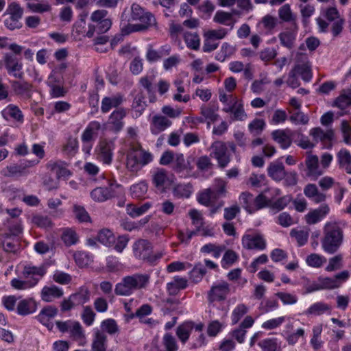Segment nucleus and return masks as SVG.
<instances>
[{"label": "nucleus", "mask_w": 351, "mask_h": 351, "mask_svg": "<svg viewBox=\"0 0 351 351\" xmlns=\"http://www.w3.org/2000/svg\"><path fill=\"white\" fill-rule=\"evenodd\" d=\"M324 236L322 239L323 250L330 254L335 253L341 245L343 240V228L341 222L330 221L325 223Z\"/></svg>", "instance_id": "f257e3e1"}, {"label": "nucleus", "mask_w": 351, "mask_h": 351, "mask_svg": "<svg viewBox=\"0 0 351 351\" xmlns=\"http://www.w3.org/2000/svg\"><path fill=\"white\" fill-rule=\"evenodd\" d=\"M149 282V276L136 273L125 276L115 285L114 292L118 295L128 296L135 291L146 288Z\"/></svg>", "instance_id": "f03ea898"}, {"label": "nucleus", "mask_w": 351, "mask_h": 351, "mask_svg": "<svg viewBox=\"0 0 351 351\" xmlns=\"http://www.w3.org/2000/svg\"><path fill=\"white\" fill-rule=\"evenodd\" d=\"M131 18L134 21H139V24H128L123 29V32L130 34L144 30L148 27L155 24V18L150 13L137 3H133L131 7Z\"/></svg>", "instance_id": "7ed1b4c3"}, {"label": "nucleus", "mask_w": 351, "mask_h": 351, "mask_svg": "<svg viewBox=\"0 0 351 351\" xmlns=\"http://www.w3.org/2000/svg\"><path fill=\"white\" fill-rule=\"evenodd\" d=\"M153 159V154L149 151L141 147H133L127 153L126 168L130 172L136 173L152 162Z\"/></svg>", "instance_id": "20e7f679"}, {"label": "nucleus", "mask_w": 351, "mask_h": 351, "mask_svg": "<svg viewBox=\"0 0 351 351\" xmlns=\"http://www.w3.org/2000/svg\"><path fill=\"white\" fill-rule=\"evenodd\" d=\"M133 252L136 258L150 264H156L165 254L163 251L153 252L151 243L144 239L134 243Z\"/></svg>", "instance_id": "39448f33"}, {"label": "nucleus", "mask_w": 351, "mask_h": 351, "mask_svg": "<svg viewBox=\"0 0 351 351\" xmlns=\"http://www.w3.org/2000/svg\"><path fill=\"white\" fill-rule=\"evenodd\" d=\"M123 188L116 181L109 183V186L96 187L90 192V197L96 202H104L120 193H123Z\"/></svg>", "instance_id": "423d86ee"}, {"label": "nucleus", "mask_w": 351, "mask_h": 351, "mask_svg": "<svg viewBox=\"0 0 351 351\" xmlns=\"http://www.w3.org/2000/svg\"><path fill=\"white\" fill-rule=\"evenodd\" d=\"M349 273L347 271L337 274L333 278L319 277L313 284V290L319 291L323 289H335L341 287L349 278Z\"/></svg>", "instance_id": "0eeeda50"}, {"label": "nucleus", "mask_w": 351, "mask_h": 351, "mask_svg": "<svg viewBox=\"0 0 351 351\" xmlns=\"http://www.w3.org/2000/svg\"><path fill=\"white\" fill-rule=\"evenodd\" d=\"M56 326L62 332H69L70 337L83 346L85 343V335L81 324L78 322L67 320L64 322L57 321Z\"/></svg>", "instance_id": "6e6552de"}, {"label": "nucleus", "mask_w": 351, "mask_h": 351, "mask_svg": "<svg viewBox=\"0 0 351 351\" xmlns=\"http://www.w3.org/2000/svg\"><path fill=\"white\" fill-rule=\"evenodd\" d=\"M243 248L250 250L263 251L267 247V241L264 236L256 232L247 231L241 239Z\"/></svg>", "instance_id": "1a4fd4ad"}, {"label": "nucleus", "mask_w": 351, "mask_h": 351, "mask_svg": "<svg viewBox=\"0 0 351 351\" xmlns=\"http://www.w3.org/2000/svg\"><path fill=\"white\" fill-rule=\"evenodd\" d=\"M210 149V157L217 161L219 167H226L230 161V154L226 144L221 141H216L213 143Z\"/></svg>", "instance_id": "9d476101"}, {"label": "nucleus", "mask_w": 351, "mask_h": 351, "mask_svg": "<svg viewBox=\"0 0 351 351\" xmlns=\"http://www.w3.org/2000/svg\"><path fill=\"white\" fill-rule=\"evenodd\" d=\"M114 144L112 141H100L95 152L97 159L104 165H110L112 162Z\"/></svg>", "instance_id": "9b49d317"}, {"label": "nucleus", "mask_w": 351, "mask_h": 351, "mask_svg": "<svg viewBox=\"0 0 351 351\" xmlns=\"http://www.w3.org/2000/svg\"><path fill=\"white\" fill-rule=\"evenodd\" d=\"M46 273L47 266L45 265H34L29 263L24 266L22 276L24 278L29 279L36 287Z\"/></svg>", "instance_id": "f8f14e48"}, {"label": "nucleus", "mask_w": 351, "mask_h": 351, "mask_svg": "<svg viewBox=\"0 0 351 351\" xmlns=\"http://www.w3.org/2000/svg\"><path fill=\"white\" fill-rule=\"evenodd\" d=\"M46 273L47 266L45 265H34L29 263L24 266L22 276L24 278L29 279L36 287Z\"/></svg>", "instance_id": "ddd939ff"}, {"label": "nucleus", "mask_w": 351, "mask_h": 351, "mask_svg": "<svg viewBox=\"0 0 351 351\" xmlns=\"http://www.w3.org/2000/svg\"><path fill=\"white\" fill-rule=\"evenodd\" d=\"M309 134L312 136L315 145L322 143L325 148L332 147V142L335 138V132L332 129L323 130L321 128L311 129Z\"/></svg>", "instance_id": "4468645a"}, {"label": "nucleus", "mask_w": 351, "mask_h": 351, "mask_svg": "<svg viewBox=\"0 0 351 351\" xmlns=\"http://www.w3.org/2000/svg\"><path fill=\"white\" fill-rule=\"evenodd\" d=\"M152 180L154 186L163 192L174 182V177L169 175L163 169H157L152 172Z\"/></svg>", "instance_id": "2eb2a0df"}, {"label": "nucleus", "mask_w": 351, "mask_h": 351, "mask_svg": "<svg viewBox=\"0 0 351 351\" xmlns=\"http://www.w3.org/2000/svg\"><path fill=\"white\" fill-rule=\"evenodd\" d=\"M204 328V324L202 322L195 323L191 321H187L180 324L176 329V335L182 343H185L190 337L192 330L195 332H202Z\"/></svg>", "instance_id": "dca6fc26"}, {"label": "nucleus", "mask_w": 351, "mask_h": 351, "mask_svg": "<svg viewBox=\"0 0 351 351\" xmlns=\"http://www.w3.org/2000/svg\"><path fill=\"white\" fill-rule=\"evenodd\" d=\"M4 62L9 75L19 79L23 77V63L19 59L10 53H5L4 55Z\"/></svg>", "instance_id": "f3484780"}, {"label": "nucleus", "mask_w": 351, "mask_h": 351, "mask_svg": "<svg viewBox=\"0 0 351 351\" xmlns=\"http://www.w3.org/2000/svg\"><path fill=\"white\" fill-rule=\"evenodd\" d=\"M189 215L191 219L192 224L195 227L194 230H187L186 232L185 241L188 242L191 238L200 232L202 228L204 226V217L201 212L196 209H192L189 212ZM182 241H184V235H181Z\"/></svg>", "instance_id": "a211bd4d"}, {"label": "nucleus", "mask_w": 351, "mask_h": 351, "mask_svg": "<svg viewBox=\"0 0 351 351\" xmlns=\"http://www.w3.org/2000/svg\"><path fill=\"white\" fill-rule=\"evenodd\" d=\"M107 14L108 12L105 10H97L94 11L90 16L91 21L97 23L98 34L106 32L112 25L111 20L106 18Z\"/></svg>", "instance_id": "6ab92c4d"}, {"label": "nucleus", "mask_w": 351, "mask_h": 351, "mask_svg": "<svg viewBox=\"0 0 351 351\" xmlns=\"http://www.w3.org/2000/svg\"><path fill=\"white\" fill-rule=\"evenodd\" d=\"M230 292V286L228 282L221 281L214 284L209 293L208 300L210 302L221 301L226 299Z\"/></svg>", "instance_id": "aec40b11"}, {"label": "nucleus", "mask_w": 351, "mask_h": 351, "mask_svg": "<svg viewBox=\"0 0 351 351\" xmlns=\"http://www.w3.org/2000/svg\"><path fill=\"white\" fill-rule=\"evenodd\" d=\"M127 114L125 109L120 108L114 110L110 115L107 122L108 128L114 132H119L124 126L123 119Z\"/></svg>", "instance_id": "412c9836"}, {"label": "nucleus", "mask_w": 351, "mask_h": 351, "mask_svg": "<svg viewBox=\"0 0 351 351\" xmlns=\"http://www.w3.org/2000/svg\"><path fill=\"white\" fill-rule=\"evenodd\" d=\"M306 175L312 180H316L324 171L319 165V158L315 155H308L305 160Z\"/></svg>", "instance_id": "4be33fe9"}, {"label": "nucleus", "mask_w": 351, "mask_h": 351, "mask_svg": "<svg viewBox=\"0 0 351 351\" xmlns=\"http://www.w3.org/2000/svg\"><path fill=\"white\" fill-rule=\"evenodd\" d=\"M58 308L53 306H47L41 309L36 316L37 319L49 330L53 327V320L58 314Z\"/></svg>", "instance_id": "5701e85b"}, {"label": "nucleus", "mask_w": 351, "mask_h": 351, "mask_svg": "<svg viewBox=\"0 0 351 351\" xmlns=\"http://www.w3.org/2000/svg\"><path fill=\"white\" fill-rule=\"evenodd\" d=\"M293 133L289 129L276 130L272 132L271 136L281 148L286 149L291 145Z\"/></svg>", "instance_id": "b1692460"}, {"label": "nucleus", "mask_w": 351, "mask_h": 351, "mask_svg": "<svg viewBox=\"0 0 351 351\" xmlns=\"http://www.w3.org/2000/svg\"><path fill=\"white\" fill-rule=\"evenodd\" d=\"M330 207L327 204H322L317 208L309 211L305 216L308 224H315L324 219L330 213Z\"/></svg>", "instance_id": "393cba45"}, {"label": "nucleus", "mask_w": 351, "mask_h": 351, "mask_svg": "<svg viewBox=\"0 0 351 351\" xmlns=\"http://www.w3.org/2000/svg\"><path fill=\"white\" fill-rule=\"evenodd\" d=\"M37 304L32 298H22L19 297L16 306V313L19 315L25 316L36 312Z\"/></svg>", "instance_id": "a878e982"}, {"label": "nucleus", "mask_w": 351, "mask_h": 351, "mask_svg": "<svg viewBox=\"0 0 351 351\" xmlns=\"http://www.w3.org/2000/svg\"><path fill=\"white\" fill-rule=\"evenodd\" d=\"M37 161H27L24 165L12 164L1 170V173L5 177H12L24 174L26 167L33 166L38 163Z\"/></svg>", "instance_id": "bb28decb"}, {"label": "nucleus", "mask_w": 351, "mask_h": 351, "mask_svg": "<svg viewBox=\"0 0 351 351\" xmlns=\"http://www.w3.org/2000/svg\"><path fill=\"white\" fill-rule=\"evenodd\" d=\"M171 125V121L165 116L154 115L150 121V130L153 134H158Z\"/></svg>", "instance_id": "cd10ccee"}, {"label": "nucleus", "mask_w": 351, "mask_h": 351, "mask_svg": "<svg viewBox=\"0 0 351 351\" xmlns=\"http://www.w3.org/2000/svg\"><path fill=\"white\" fill-rule=\"evenodd\" d=\"M173 170L182 177H186L191 171V167L188 160H186L182 154H176L172 163Z\"/></svg>", "instance_id": "c85d7f7f"}, {"label": "nucleus", "mask_w": 351, "mask_h": 351, "mask_svg": "<svg viewBox=\"0 0 351 351\" xmlns=\"http://www.w3.org/2000/svg\"><path fill=\"white\" fill-rule=\"evenodd\" d=\"M47 168L55 173L58 178H68L71 172L68 169V165L62 160H50L47 164Z\"/></svg>", "instance_id": "c756f323"}, {"label": "nucleus", "mask_w": 351, "mask_h": 351, "mask_svg": "<svg viewBox=\"0 0 351 351\" xmlns=\"http://www.w3.org/2000/svg\"><path fill=\"white\" fill-rule=\"evenodd\" d=\"M62 295V289L53 285L43 287L40 292L41 300L45 302H53Z\"/></svg>", "instance_id": "7c9ffc66"}, {"label": "nucleus", "mask_w": 351, "mask_h": 351, "mask_svg": "<svg viewBox=\"0 0 351 351\" xmlns=\"http://www.w3.org/2000/svg\"><path fill=\"white\" fill-rule=\"evenodd\" d=\"M93 351H106L107 337L105 333L101 331L99 328H94L93 330Z\"/></svg>", "instance_id": "2f4dec72"}, {"label": "nucleus", "mask_w": 351, "mask_h": 351, "mask_svg": "<svg viewBox=\"0 0 351 351\" xmlns=\"http://www.w3.org/2000/svg\"><path fill=\"white\" fill-rule=\"evenodd\" d=\"M26 5L27 9L34 13L43 14L49 12L52 10L48 0H28Z\"/></svg>", "instance_id": "473e14b6"}, {"label": "nucleus", "mask_w": 351, "mask_h": 351, "mask_svg": "<svg viewBox=\"0 0 351 351\" xmlns=\"http://www.w3.org/2000/svg\"><path fill=\"white\" fill-rule=\"evenodd\" d=\"M123 101V96L119 93L110 97H105L101 100V110L103 113L108 112L112 108H117Z\"/></svg>", "instance_id": "72a5a7b5"}, {"label": "nucleus", "mask_w": 351, "mask_h": 351, "mask_svg": "<svg viewBox=\"0 0 351 351\" xmlns=\"http://www.w3.org/2000/svg\"><path fill=\"white\" fill-rule=\"evenodd\" d=\"M219 99L223 104V110L226 112L231 111L233 105L239 101L236 95L231 92H226L223 89L219 90Z\"/></svg>", "instance_id": "f704fd0d"}, {"label": "nucleus", "mask_w": 351, "mask_h": 351, "mask_svg": "<svg viewBox=\"0 0 351 351\" xmlns=\"http://www.w3.org/2000/svg\"><path fill=\"white\" fill-rule=\"evenodd\" d=\"M47 85L50 88L49 94L52 98L64 96L66 91L54 74L49 75L47 79Z\"/></svg>", "instance_id": "c9c22d12"}, {"label": "nucleus", "mask_w": 351, "mask_h": 351, "mask_svg": "<svg viewBox=\"0 0 351 351\" xmlns=\"http://www.w3.org/2000/svg\"><path fill=\"white\" fill-rule=\"evenodd\" d=\"M304 195L315 204H319L326 200V196L320 192L314 184H308L304 189Z\"/></svg>", "instance_id": "e433bc0d"}, {"label": "nucleus", "mask_w": 351, "mask_h": 351, "mask_svg": "<svg viewBox=\"0 0 351 351\" xmlns=\"http://www.w3.org/2000/svg\"><path fill=\"white\" fill-rule=\"evenodd\" d=\"M1 114L6 120H13L21 123L23 122V115L22 112L15 105H8L1 111Z\"/></svg>", "instance_id": "4c0bfd02"}, {"label": "nucleus", "mask_w": 351, "mask_h": 351, "mask_svg": "<svg viewBox=\"0 0 351 351\" xmlns=\"http://www.w3.org/2000/svg\"><path fill=\"white\" fill-rule=\"evenodd\" d=\"M153 206L152 202H145L141 205L128 204L126 206V213L132 218H136L146 213Z\"/></svg>", "instance_id": "58836bf2"}, {"label": "nucleus", "mask_w": 351, "mask_h": 351, "mask_svg": "<svg viewBox=\"0 0 351 351\" xmlns=\"http://www.w3.org/2000/svg\"><path fill=\"white\" fill-rule=\"evenodd\" d=\"M337 160L340 168L351 174V154L348 149L345 148L340 149L337 154Z\"/></svg>", "instance_id": "ea45409f"}, {"label": "nucleus", "mask_w": 351, "mask_h": 351, "mask_svg": "<svg viewBox=\"0 0 351 351\" xmlns=\"http://www.w3.org/2000/svg\"><path fill=\"white\" fill-rule=\"evenodd\" d=\"M296 36L297 31L295 29H285L278 35V37L282 46L291 49L293 47Z\"/></svg>", "instance_id": "a19ab883"}, {"label": "nucleus", "mask_w": 351, "mask_h": 351, "mask_svg": "<svg viewBox=\"0 0 351 351\" xmlns=\"http://www.w3.org/2000/svg\"><path fill=\"white\" fill-rule=\"evenodd\" d=\"M187 285L186 278L176 276L171 282L167 284V289L169 294L176 295L180 290L186 288Z\"/></svg>", "instance_id": "79ce46f5"}, {"label": "nucleus", "mask_w": 351, "mask_h": 351, "mask_svg": "<svg viewBox=\"0 0 351 351\" xmlns=\"http://www.w3.org/2000/svg\"><path fill=\"white\" fill-rule=\"evenodd\" d=\"M100 128V124L97 121L90 122L82 134V141L94 142L97 132Z\"/></svg>", "instance_id": "37998d69"}, {"label": "nucleus", "mask_w": 351, "mask_h": 351, "mask_svg": "<svg viewBox=\"0 0 351 351\" xmlns=\"http://www.w3.org/2000/svg\"><path fill=\"white\" fill-rule=\"evenodd\" d=\"M322 331L323 326L322 324L315 325L312 328V337L310 340V344L315 350L321 349L324 346V341L321 339Z\"/></svg>", "instance_id": "c03bdc74"}, {"label": "nucleus", "mask_w": 351, "mask_h": 351, "mask_svg": "<svg viewBox=\"0 0 351 351\" xmlns=\"http://www.w3.org/2000/svg\"><path fill=\"white\" fill-rule=\"evenodd\" d=\"M285 172V167L281 162H274L268 167L269 176L276 181H280L283 179Z\"/></svg>", "instance_id": "a18cd8bd"}, {"label": "nucleus", "mask_w": 351, "mask_h": 351, "mask_svg": "<svg viewBox=\"0 0 351 351\" xmlns=\"http://www.w3.org/2000/svg\"><path fill=\"white\" fill-rule=\"evenodd\" d=\"M217 197L214 191L210 189H206L200 191L197 197L199 204L208 206L217 199Z\"/></svg>", "instance_id": "49530a36"}, {"label": "nucleus", "mask_w": 351, "mask_h": 351, "mask_svg": "<svg viewBox=\"0 0 351 351\" xmlns=\"http://www.w3.org/2000/svg\"><path fill=\"white\" fill-rule=\"evenodd\" d=\"M200 113L205 122L207 123L208 128H210V124L214 123L219 117L217 110L211 106H202Z\"/></svg>", "instance_id": "de8ad7c7"}, {"label": "nucleus", "mask_w": 351, "mask_h": 351, "mask_svg": "<svg viewBox=\"0 0 351 351\" xmlns=\"http://www.w3.org/2000/svg\"><path fill=\"white\" fill-rule=\"evenodd\" d=\"M193 186L191 184H178L173 189V194L178 198H189L193 193Z\"/></svg>", "instance_id": "09e8293b"}, {"label": "nucleus", "mask_w": 351, "mask_h": 351, "mask_svg": "<svg viewBox=\"0 0 351 351\" xmlns=\"http://www.w3.org/2000/svg\"><path fill=\"white\" fill-rule=\"evenodd\" d=\"M226 326L224 322L212 320L208 323L206 333L210 337H215L223 330Z\"/></svg>", "instance_id": "8fccbe9b"}, {"label": "nucleus", "mask_w": 351, "mask_h": 351, "mask_svg": "<svg viewBox=\"0 0 351 351\" xmlns=\"http://www.w3.org/2000/svg\"><path fill=\"white\" fill-rule=\"evenodd\" d=\"M11 287L18 291H25L34 287V285L27 278H24L23 276L13 278L10 281Z\"/></svg>", "instance_id": "3c124183"}, {"label": "nucleus", "mask_w": 351, "mask_h": 351, "mask_svg": "<svg viewBox=\"0 0 351 351\" xmlns=\"http://www.w3.org/2000/svg\"><path fill=\"white\" fill-rule=\"evenodd\" d=\"M351 105V88L343 90L335 101L334 106L344 110Z\"/></svg>", "instance_id": "603ef678"}, {"label": "nucleus", "mask_w": 351, "mask_h": 351, "mask_svg": "<svg viewBox=\"0 0 351 351\" xmlns=\"http://www.w3.org/2000/svg\"><path fill=\"white\" fill-rule=\"evenodd\" d=\"M97 240L101 244L107 247H111L115 242V237L112 232L108 229L101 230L97 234Z\"/></svg>", "instance_id": "864d4df0"}, {"label": "nucleus", "mask_w": 351, "mask_h": 351, "mask_svg": "<svg viewBox=\"0 0 351 351\" xmlns=\"http://www.w3.org/2000/svg\"><path fill=\"white\" fill-rule=\"evenodd\" d=\"M147 183L144 181H140L130 186V191L131 195L134 198H142L147 192Z\"/></svg>", "instance_id": "5fc2aeb1"}, {"label": "nucleus", "mask_w": 351, "mask_h": 351, "mask_svg": "<svg viewBox=\"0 0 351 351\" xmlns=\"http://www.w3.org/2000/svg\"><path fill=\"white\" fill-rule=\"evenodd\" d=\"M146 108L145 97L142 93L138 94L132 103V108L134 111L133 116L136 118L140 117Z\"/></svg>", "instance_id": "6e6d98bb"}, {"label": "nucleus", "mask_w": 351, "mask_h": 351, "mask_svg": "<svg viewBox=\"0 0 351 351\" xmlns=\"http://www.w3.org/2000/svg\"><path fill=\"white\" fill-rule=\"evenodd\" d=\"M73 257L75 263L80 267H86L93 262L92 256L88 253L83 251L73 252Z\"/></svg>", "instance_id": "4d7b16f0"}, {"label": "nucleus", "mask_w": 351, "mask_h": 351, "mask_svg": "<svg viewBox=\"0 0 351 351\" xmlns=\"http://www.w3.org/2000/svg\"><path fill=\"white\" fill-rule=\"evenodd\" d=\"M104 333L107 332L109 335H114L119 331V326L116 321L112 318L103 320L99 328Z\"/></svg>", "instance_id": "13d9d810"}, {"label": "nucleus", "mask_w": 351, "mask_h": 351, "mask_svg": "<svg viewBox=\"0 0 351 351\" xmlns=\"http://www.w3.org/2000/svg\"><path fill=\"white\" fill-rule=\"evenodd\" d=\"M62 240L66 246L75 245L79 240L75 231L71 228H65L62 231Z\"/></svg>", "instance_id": "bf43d9fd"}, {"label": "nucleus", "mask_w": 351, "mask_h": 351, "mask_svg": "<svg viewBox=\"0 0 351 351\" xmlns=\"http://www.w3.org/2000/svg\"><path fill=\"white\" fill-rule=\"evenodd\" d=\"M331 308L324 302H315L311 305L306 310V315H320L326 311H330Z\"/></svg>", "instance_id": "052dcab7"}, {"label": "nucleus", "mask_w": 351, "mask_h": 351, "mask_svg": "<svg viewBox=\"0 0 351 351\" xmlns=\"http://www.w3.org/2000/svg\"><path fill=\"white\" fill-rule=\"evenodd\" d=\"M184 40L189 48L193 50L199 49L200 45V39L197 34L185 32L184 34Z\"/></svg>", "instance_id": "680f3d73"}, {"label": "nucleus", "mask_w": 351, "mask_h": 351, "mask_svg": "<svg viewBox=\"0 0 351 351\" xmlns=\"http://www.w3.org/2000/svg\"><path fill=\"white\" fill-rule=\"evenodd\" d=\"M239 260V255L233 250H227L222 258L221 264L223 269H228Z\"/></svg>", "instance_id": "e2e57ef3"}, {"label": "nucleus", "mask_w": 351, "mask_h": 351, "mask_svg": "<svg viewBox=\"0 0 351 351\" xmlns=\"http://www.w3.org/2000/svg\"><path fill=\"white\" fill-rule=\"evenodd\" d=\"M239 202L249 213H254L253 208L254 198L251 193L248 192L241 193L239 196Z\"/></svg>", "instance_id": "0e129e2a"}, {"label": "nucleus", "mask_w": 351, "mask_h": 351, "mask_svg": "<svg viewBox=\"0 0 351 351\" xmlns=\"http://www.w3.org/2000/svg\"><path fill=\"white\" fill-rule=\"evenodd\" d=\"M266 183V178L264 174L252 173L247 179L246 184L252 188H260Z\"/></svg>", "instance_id": "69168bd1"}, {"label": "nucleus", "mask_w": 351, "mask_h": 351, "mask_svg": "<svg viewBox=\"0 0 351 351\" xmlns=\"http://www.w3.org/2000/svg\"><path fill=\"white\" fill-rule=\"evenodd\" d=\"M326 262V258L318 254H311L306 258V264L311 267H321Z\"/></svg>", "instance_id": "338daca9"}, {"label": "nucleus", "mask_w": 351, "mask_h": 351, "mask_svg": "<svg viewBox=\"0 0 351 351\" xmlns=\"http://www.w3.org/2000/svg\"><path fill=\"white\" fill-rule=\"evenodd\" d=\"M248 306L244 304H239L232 311L231 313L232 324H237L241 317L247 313Z\"/></svg>", "instance_id": "774afa93"}]
</instances>
